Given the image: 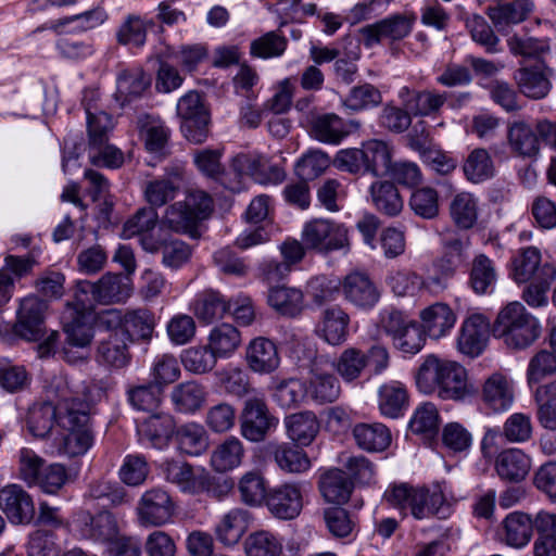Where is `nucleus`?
Returning a JSON list of instances; mask_svg holds the SVG:
<instances>
[{"instance_id": "1", "label": "nucleus", "mask_w": 556, "mask_h": 556, "mask_svg": "<svg viewBox=\"0 0 556 556\" xmlns=\"http://www.w3.org/2000/svg\"><path fill=\"white\" fill-rule=\"evenodd\" d=\"M416 384L425 394L442 400L462 401L472 394L466 368L455 361L428 355L416 375Z\"/></svg>"}, {"instance_id": "2", "label": "nucleus", "mask_w": 556, "mask_h": 556, "mask_svg": "<svg viewBox=\"0 0 556 556\" xmlns=\"http://www.w3.org/2000/svg\"><path fill=\"white\" fill-rule=\"evenodd\" d=\"M541 332L539 319L517 301L502 307L492 325L493 336L516 351L531 346L541 337Z\"/></svg>"}, {"instance_id": "3", "label": "nucleus", "mask_w": 556, "mask_h": 556, "mask_svg": "<svg viewBox=\"0 0 556 556\" xmlns=\"http://www.w3.org/2000/svg\"><path fill=\"white\" fill-rule=\"evenodd\" d=\"M386 497L390 505L405 515L409 510L416 519L430 516L446 518L450 514V506L440 485L429 489L402 483L388 491Z\"/></svg>"}, {"instance_id": "4", "label": "nucleus", "mask_w": 556, "mask_h": 556, "mask_svg": "<svg viewBox=\"0 0 556 556\" xmlns=\"http://www.w3.org/2000/svg\"><path fill=\"white\" fill-rule=\"evenodd\" d=\"M59 427L66 433L59 445L60 453L77 457L87 453L93 444L90 427L91 405L87 401H74L60 408Z\"/></svg>"}, {"instance_id": "5", "label": "nucleus", "mask_w": 556, "mask_h": 556, "mask_svg": "<svg viewBox=\"0 0 556 556\" xmlns=\"http://www.w3.org/2000/svg\"><path fill=\"white\" fill-rule=\"evenodd\" d=\"M184 137L193 144L206 141L210 135L211 113L204 97L194 90L182 96L176 106Z\"/></svg>"}, {"instance_id": "6", "label": "nucleus", "mask_w": 556, "mask_h": 556, "mask_svg": "<svg viewBox=\"0 0 556 556\" xmlns=\"http://www.w3.org/2000/svg\"><path fill=\"white\" fill-rule=\"evenodd\" d=\"M161 470L165 480L184 493L197 495L206 492L212 497L223 496V492L212 484L210 473L203 468H194L187 462L166 459Z\"/></svg>"}, {"instance_id": "7", "label": "nucleus", "mask_w": 556, "mask_h": 556, "mask_svg": "<svg viewBox=\"0 0 556 556\" xmlns=\"http://www.w3.org/2000/svg\"><path fill=\"white\" fill-rule=\"evenodd\" d=\"M66 314L63 330L65 333V346L63 348L64 359L70 364H76L78 361L85 359L83 355H75L72 348L86 349L93 338V326L90 316L85 312L84 300L79 303L66 304Z\"/></svg>"}, {"instance_id": "8", "label": "nucleus", "mask_w": 556, "mask_h": 556, "mask_svg": "<svg viewBox=\"0 0 556 556\" xmlns=\"http://www.w3.org/2000/svg\"><path fill=\"white\" fill-rule=\"evenodd\" d=\"M302 240L308 250L328 254L333 251L350 249L348 229L329 219H313L302 230Z\"/></svg>"}, {"instance_id": "9", "label": "nucleus", "mask_w": 556, "mask_h": 556, "mask_svg": "<svg viewBox=\"0 0 556 556\" xmlns=\"http://www.w3.org/2000/svg\"><path fill=\"white\" fill-rule=\"evenodd\" d=\"M49 302L31 294L20 301L13 332L26 341H39L46 333V317Z\"/></svg>"}, {"instance_id": "10", "label": "nucleus", "mask_w": 556, "mask_h": 556, "mask_svg": "<svg viewBox=\"0 0 556 556\" xmlns=\"http://www.w3.org/2000/svg\"><path fill=\"white\" fill-rule=\"evenodd\" d=\"M278 418L273 415L263 396L245 400L240 415V431L251 442H262L278 426Z\"/></svg>"}, {"instance_id": "11", "label": "nucleus", "mask_w": 556, "mask_h": 556, "mask_svg": "<svg viewBox=\"0 0 556 556\" xmlns=\"http://www.w3.org/2000/svg\"><path fill=\"white\" fill-rule=\"evenodd\" d=\"M415 22L414 13H397L362 27L359 34L364 46L371 48L383 39L390 41L404 39L412 33Z\"/></svg>"}, {"instance_id": "12", "label": "nucleus", "mask_w": 556, "mask_h": 556, "mask_svg": "<svg viewBox=\"0 0 556 556\" xmlns=\"http://www.w3.org/2000/svg\"><path fill=\"white\" fill-rule=\"evenodd\" d=\"M174 511V501L168 492L161 488L146 491L137 506L138 519L143 526L165 525L172 519Z\"/></svg>"}, {"instance_id": "13", "label": "nucleus", "mask_w": 556, "mask_h": 556, "mask_svg": "<svg viewBox=\"0 0 556 556\" xmlns=\"http://www.w3.org/2000/svg\"><path fill=\"white\" fill-rule=\"evenodd\" d=\"M231 168L239 176H251L261 185H278L286 178V172L263 155L238 154L232 159Z\"/></svg>"}, {"instance_id": "14", "label": "nucleus", "mask_w": 556, "mask_h": 556, "mask_svg": "<svg viewBox=\"0 0 556 556\" xmlns=\"http://www.w3.org/2000/svg\"><path fill=\"white\" fill-rule=\"evenodd\" d=\"M91 294V299L101 304L125 301L130 290L121 275L106 273L98 281L80 280L76 285V298L79 294Z\"/></svg>"}, {"instance_id": "15", "label": "nucleus", "mask_w": 556, "mask_h": 556, "mask_svg": "<svg viewBox=\"0 0 556 556\" xmlns=\"http://www.w3.org/2000/svg\"><path fill=\"white\" fill-rule=\"evenodd\" d=\"M344 299L362 309L372 308L380 300L381 292L369 274L353 270L348 274L341 283Z\"/></svg>"}, {"instance_id": "16", "label": "nucleus", "mask_w": 556, "mask_h": 556, "mask_svg": "<svg viewBox=\"0 0 556 556\" xmlns=\"http://www.w3.org/2000/svg\"><path fill=\"white\" fill-rule=\"evenodd\" d=\"M490 331H492L489 318L481 313L470 314L460 328L457 345L463 354L470 357L479 356L486 348Z\"/></svg>"}, {"instance_id": "17", "label": "nucleus", "mask_w": 556, "mask_h": 556, "mask_svg": "<svg viewBox=\"0 0 556 556\" xmlns=\"http://www.w3.org/2000/svg\"><path fill=\"white\" fill-rule=\"evenodd\" d=\"M140 244L146 252L162 254V264L169 269H178L187 264L192 255L191 247L176 238L143 236Z\"/></svg>"}, {"instance_id": "18", "label": "nucleus", "mask_w": 556, "mask_h": 556, "mask_svg": "<svg viewBox=\"0 0 556 556\" xmlns=\"http://www.w3.org/2000/svg\"><path fill=\"white\" fill-rule=\"evenodd\" d=\"M266 506L278 519L291 520L298 517L303 508L301 488L296 483H283L268 491Z\"/></svg>"}, {"instance_id": "19", "label": "nucleus", "mask_w": 556, "mask_h": 556, "mask_svg": "<svg viewBox=\"0 0 556 556\" xmlns=\"http://www.w3.org/2000/svg\"><path fill=\"white\" fill-rule=\"evenodd\" d=\"M552 68L545 61L535 62L533 65L519 67L515 73V80L521 93L531 99L545 98L551 88Z\"/></svg>"}, {"instance_id": "20", "label": "nucleus", "mask_w": 556, "mask_h": 556, "mask_svg": "<svg viewBox=\"0 0 556 556\" xmlns=\"http://www.w3.org/2000/svg\"><path fill=\"white\" fill-rule=\"evenodd\" d=\"M399 98L403 104L414 116H431L440 115L441 109L447 100L445 92L440 93L437 90L424 89L416 90L406 86L399 91Z\"/></svg>"}, {"instance_id": "21", "label": "nucleus", "mask_w": 556, "mask_h": 556, "mask_svg": "<svg viewBox=\"0 0 556 556\" xmlns=\"http://www.w3.org/2000/svg\"><path fill=\"white\" fill-rule=\"evenodd\" d=\"M481 397L493 412L509 409L515 400L513 380L502 372H493L482 384Z\"/></svg>"}, {"instance_id": "22", "label": "nucleus", "mask_w": 556, "mask_h": 556, "mask_svg": "<svg viewBox=\"0 0 556 556\" xmlns=\"http://www.w3.org/2000/svg\"><path fill=\"white\" fill-rule=\"evenodd\" d=\"M0 508L13 523H28L35 516V506L29 494L16 484L0 491Z\"/></svg>"}, {"instance_id": "23", "label": "nucleus", "mask_w": 556, "mask_h": 556, "mask_svg": "<svg viewBox=\"0 0 556 556\" xmlns=\"http://www.w3.org/2000/svg\"><path fill=\"white\" fill-rule=\"evenodd\" d=\"M78 522L81 535L94 542L111 544L119 536L117 519L111 511L102 510L94 516L86 513L79 517Z\"/></svg>"}, {"instance_id": "24", "label": "nucleus", "mask_w": 556, "mask_h": 556, "mask_svg": "<svg viewBox=\"0 0 556 556\" xmlns=\"http://www.w3.org/2000/svg\"><path fill=\"white\" fill-rule=\"evenodd\" d=\"M126 340L127 337L124 331L108 333L98 343L96 361L109 368L121 369L126 367L131 358Z\"/></svg>"}, {"instance_id": "25", "label": "nucleus", "mask_w": 556, "mask_h": 556, "mask_svg": "<svg viewBox=\"0 0 556 556\" xmlns=\"http://www.w3.org/2000/svg\"><path fill=\"white\" fill-rule=\"evenodd\" d=\"M245 361L248 367L257 374H271L280 364L276 344L263 337L255 338L249 343Z\"/></svg>"}, {"instance_id": "26", "label": "nucleus", "mask_w": 556, "mask_h": 556, "mask_svg": "<svg viewBox=\"0 0 556 556\" xmlns=\"http://www.w3.org/2000/svg\"><path fill=\"white\" fill-rule=\"evenodd\" d=\"M74 401H63L53 403L47 401L34 404L27 413V428L29 432L37 438H46L52 430L54 424L59 426L61 416L60 408L63 404Z\"/></svg>"}, {"instance_id": "27", "label": "nucleus", "mask_w": 556, "mask_h": 556, "mask_svg": "<svg viewBox=\"0 0 556 556\" xmlns=\"http://www.w3.org/2000/svg\"><path fill=\"white\" fill-rule=\"evenodd\" d=\"M184 169L174 167L166 176L148 181L144 187V198L152 207L163 206L175 199L180 188Z\"/></svg>"}, {"instance_id": "28", "label": "nucleus", "mask_w": 556, "mask_h": 556, "mask_svg": "<svg viewBox=\"0 0 556 556\" xmlns=\"http://www.w3.org/2000/svg\"><path fill=\"white\" fill-rule=\"evenodd\" d=\"M421 329L430 338L440 339L454 327L456 315L445 303H434L419 313Z\"/></svg>"}, {"instance_id": "29", "label": "nucleus", "mask_w": 556, "mask_h": 556, "mask_svg": "<svg viewBox=\"0 0 556 556\" xmlns=\"http://www.w3.org/2000/svg\"><path fill=\"white\" fill-rule=\"evenodd\" d=\"M532 11L533 3L529 0L501 1L488 9V16L494 27L502 31L510 25L519 24L527 20Z\"/></svg>"}, {"instance_id": "30", "label": "nucleus", "mask_w": 556, "mask_h": 556, "mask_svg": "<svg viewBox=\"0 0 556 556\" xmlns=\"http://www.w3.org/2000/svg\"><path fill=\"white\" fill-rule=\"evenodd\" d=\"M531 468V460L519 448H507L495 459V470L502 480L519 482L523 480Z\"/></svg>"}, {"instance_id": "31", "label": "nucleus", "mask_w": 556, "mask_h": 556, "mask_svg": "<svg viewBox=\"0 0 556 556\" xmlns=\"http://www.w3.org/2000/svg\"><path fill=\"white\" fill-rule=\"evenodd\" d=\"M349 134V125L334 113L318 115L311 123V137L326 144H339Z\"/></svg>"}, {"instance_id": "32", "label": "nucleus", "mask_w": 556, "mask_h": 556, "mask_svg": "<svg viewBox=\"0 0 556 556\" xmlns=\"http://www.w3.org/2000/svg\"><path fill=\"white\" fill-rule=\"evenodd\" d=\"M289 439L299 446H308L317 437L320 424L315 413L305 410L291 414L285 418Z\"/></svg>"}, {"instance_id": "33", "label": "nucleus", "mask_w": 556, "mask_h": 556, "mask_svg": "<svg viewBox=\"0 0 556 556\" xmlns=\"http://www.w3.org/2000/svg\"><path fill=\"white\" fill-rule=\"evenodd\" d=\"M174 429V418L168 414L157 413L144 418L139 424L138 433L153 447L162 448L168 444Z\"/></svg>"}, {"instance_id": "34", "label": "nucleus", "mask_w": 556, "mask_h": 556, "mask_svg": "<svg viewBox=\"0 0 556 556\" xmlns=\"http://www.w3.org/2000/svg\"><path fill=\"white\" fill-rule=\"evenodd\" d=\"M497 282L494 262L485 254L476 255L470 265L468 286L478 295L491 294Z\"/></svg>"}, {"instance_id": "35", "label": "nucleus", "mask_w": 556, "mask_h": 556, "mask_svg": "<svg viewBox=\"0 0 556 556\" xmlns=\"http://www.w3.org/2000/svg\"><path fill=\"white\" fill-rule=\"evenodd\" d=\"M250 521V513L243 508H232L216 525L215 535L225 546L236 545L245 533Z\"/></svg>"}, {"instance_id": "36", "label": "nucleus", "mask_w": 556, "mask_h": 556, "mask_svg": "<svg viewBox=\"0 0 556 556\" xmlns=\"http://www.w3.org/2000/svg\"><path fill=\"white\" fill-rule=\"evenodd\" d=\"M231 309V301L226 300L215 290H205L198 295L193 303L194 316L204 324L222 319Z\"/></svg>"}, {"instance_id": "37", "label": "nucleus", "mask_w": 556, "mask_h": 556, "mask_svg": "<svg viewBox=\"0 0 556 556\" xmlns=\"http://www.w3.org/2000/svg\"><path fill=\"white\" fill-rule=\"evenodd\" d=\"M170 400L177 412L192 414L204 405L206 391L201 383L194 380L186 381L173 388Z\"/></svg>"}, {"instance_id": "38", "label": "nucleus", "mask_w": 556, "mask_h": 556, "mask_svg": "<svg viewBox=\"0 0 556 556\" xmlns=\"http://www.w3.org/2000/svg\"><path fill=\"white\" fill-rule=\"evenodd\" d=\"M541 251L535 247L522 248L511 258V278L525 283L539 278L543 268Z\"/></svg>"}, {"instance_id": "39", "label": "nucleus", "mask_w": 556, "mask_h": 556, "mask_svg": "<svg viewBox=\"0 0 556 556\" xmlns=\"http://www.w3.org/2000/svg\"><path fill=\"white\" fill-rule=\"evenodd\" d=\"M356 444L368 452H382L391 444L390 430L380 422L357 424L353 428Z\"/></svg>"}, {"instance_id": "40", "label": "nucleus", "mask_w": 556, "mask_h": 556, "mask_svg": "<svg viewBox=\"0 0 556 556\" xmlns=\"http://www.w3.org/2000/svg\"><path fill=\"white\" fill-rule=\"evenodd\" d=\"M244 457V447L240 439L230 435L213 450L211 466L217 472H226L239 467Z\"/></svg>"}, {"instance_id": "41", "label": "nucleus", "mask_w": 556, "mask_h": 556, "mask_svg": "<svg viewBox=\"0 0 556 556\" xmlns=\"http://www.w3.org/2000/svg\"><path fill=\"white\" fill-rule=\"evenodd\" d=\"M319 490L327 502L343 504L351 496L353 483L344 471L334 468L320 476Z\"/></svg>"}, {"instance_id": "42", "label": "nucleus", "mask_w": 556, "mask_h": 556, "mask_svg": "<svg viewBox=\"0 0 556 556\" xmlns=\"http://www.w3.org/2000/svg\"><path fill=\"white\" fill-rule=\"evenodd\" d=\"M150 84V76L146 75L141 68L124 70L117 77L115 98L124 105L141 97Z\"/></svg>"}, {"instance_id": "43", "label": "nucleus", "mask_w": 556, "mask_h": 556, "mask_svg": "<svg viewBox=\"0 0 556 556\" xmlns=\"http://www.w3.org/2000/svg\"><path fill=\"white\" fill-rule=\"evenodd\" d=\"M267 301L270 307L283 316L295 317L304 307V295L300 289L287 286L269 290Z\"/></svg>"}, {"instance_id": "44", "label": "nucleus", "mask_w": 556, "mask_h": 556, "mask_svg": "<svg viewBox=\"0 0 556 556\" xmlns=\"http://www.w3.org/2000/svg\"><path fill=\"white\" fill-rule=\"evenodd\" d=\"M369 191L374 206L381 214L394 217L402 212L403 199L393 182L375 181Z\"/></svg>"}, {"instance_id": "45", "label": "nucleus", "mask_w": 556, "mask_h": 556, "mask_svg": "<svg viewBox=\"0 0 556 556\" xmlns=\"http://www.w3.org/2000/svg\"><path fill=\"white\" fill-rule=\"evenodd\" d=\"M138 124L146 149L152 153H164L170 138V130L165 123L159 117L143 115Z\"/></svg>"}, {"instance_id": "46", "label": "nucleus", "mask_w": 556, "mask_h": 556, "mask_svg": "<svg viewBox=\"0 0 556 556\" xmlns=\"http://www.w3.org/2000/svg\"><path fill=\"white\" fill-rule=\"evenodd\" d=\"M270 391L273 400L282 408H293L307 397L306 383L296 378H274Z\"/></svg>"}, {"instance_id": "47", "label": "nucleus", "mask_w": 556, "mask_h": 556, "mask_svg": "<svg viewBox=\"0 0 556 556\" xmlns=\"http://www.w3.org/2000/svg\"><path fill=\"white\" fill-rule=\"evenodd\" d=\"M450 216L458 229H471L478 220V199L470 192H459L450 202Z\"/></svg>"}, {"instance_id": "48", "label": "nucleus", "mask_w": 556, "mask_h": 556, "mask_svg": "<svg viewBox=\"0 0 556 556\" xmlns=\"http://www.w3.org/2000/svg\"><path fill=\"white\" fill-rule=\"evenodd\" d=\"M349 315L338 305L330 306L323 312L320 332L323 338L332 345L345 341L348 336Z\"/></svg>"}, {"instance_id": "49", "label": "nucleus", "mask_w": 556, "mask_h": 556, "mask_svg": "<svg viewBox=\"0 0 556 556\" xmlns=\"http://www.w3.org/2000/svg\"><path fill=\"white\" fill-rule=\"evenodd\" d=\"M463 173L472 184H480L495 175V165L489 151L484 148L473 149L465 159Z\"/></svg>"}, {"instance_id": "50", "label": "nucleus", "mask_w": 556, "mask_h": 556, "mask_svg": "<svg viewBox=\"0 0 556 556\" xmlns=\"http://www.w3.org/2000/svg\"><path fill=\"white\" fill-rule=\"evenodd\" d=\"M241 344L240 331L231 324L215 326L207 338V345L218 358L228 357Z\"/></svg>"}, {"instance_id": "51", "label": "nucleus", "mask_w": 556, "mask_h": 556, "mask_svg": "<svg viewBox=\"0 0 556 556\" xmlns=\"http://www.w3.org/2000/svg\"><path fill=\"white\" fill-rule=\"evenodd\" d=\"M155 325L154 314L147 308L131 309L124 314V333L132 340L150 341Z\"/></svg>"}, {"instance_id": "52", "label": "nucleus", "mask_w": 556, "mask_h": 556, "mask_svg": "<svg viewBox=\"0 0 556 556\" xmlns=\"http://www.w3.org/2000/svg\"><path fill=\"white\" fill-rule=\"evenodd\" d=\"M507 138L511 151L520 156L532 157L540 150V141L535 131L525 122L511 124Z\"/></svg>"}, {"instance_id": "53", "label": "nucleus", "mask_w": 556, "mask_h": 556, "mask_svg": "<svg viewBox=\"0 0 556 556\" xmlns=\"http://www.w3.org/2000/svg\"><path fill=\"white\" fill-rule=\"evenodd\" d=\"M178 450L189 456H199L208 447V435L203 426L189 422L176 432Z\"/></svg>"}, {"instance_id": "54", "label": "nucleus", "mask_w": 556, "mask_h": 556, "mask_svg": "<svg viewBox=\"0 0 556 556\" xmlns=\"http://www.w3.org/2000/svg\"><path fill=\"white\" fill-rule=\"evenodd\" d=\"M365 172L374 176L387 175L392 162L388 144L381 140H369L361 149Z\"/></svg>"}, {"instance_id": "55", "label": "nucleus", "mask_w": 556, "mask_h": 556, "mask_svg": "<svg viewBox=\"0 0 556 556\" xmlns=\"http://www.w3.org/2000/svg\"><path fill=\"white\" fill-rule=\"evenodd\" d=\"M306 389L307 397L318 404L334 402L341 392L338 379L329 372H313Z\"/></svg>"}, {"instance_id": "56", "label": "nucleus", "mask_w": 556, "mask_h": 556, "mask_svg": "<svg viewBox=\"0 0 556 556\" xmlns=\"http://www.w3.org/2000/svg\"><path fill=\"white\" fill-rule=\"evenodd\" d=\"M505 542L513 547H522L531 539L533 520L523 513L509 514L503 521Z\"/></svg>"}, {"instance_id": "57", "label": "nucleus", "mask_w": 556, "mask_h": 556, "mask_svg": "<svg viewBox=\"0 0 556 556\" xmlns=\"http://www.w3.org/2000/svg\"><path fill=\"white\" fill-rule=\"evenodd\" d=\"M274 459L282 471L289 473H302L311 467L307 454L298 444L282 443L277 445L274 451Z\"/></svg>"}, {"instance_id": "58", "label": "nucleus", "mask_w": 556, "mask_h": 556, "mask_svg": "<svg viewBox=\"0 0 556 556\" xmlns=\"http://www.w3.org/2000/svg\"><path fill=\"white\" fill-rule=\"evenodd\" d=\"M507 46L514 55L525 59H533L535 62L544 61L543 56L549 52V41L547 38H536L528 34H514L507 39Z\"/></svg>"}, {"instance_id": "59", "label": "nucleus", "mask_w": 556, "mask_h": 556, "mask_svg": "<svg viewBox=\"0 0 556 556\" xmlns=\"http://www.w3.org/2000/svg\"><path fill=\"white\" fill-rule=\"evenodd\" d=\"M408 405V394L403 384L392 382L383 384L379 390V408L382 415L396 418Z\"/></svg>"}, {"instance_id": "60", "label": "nucleus", "mask_w": 556, "mask_h": 556, "mask_svg": "<svg viewBox=\"0 0 556 556\" xmlns=\"http://www.w3.org/2000/svg\"><path fill=\"white\" fill-rule=\"evenodd\" d=\"M241 501L249 506H260L268 494L266 480L260 470L247 471L239 480Z\"/></svg>"}, {"instance_id": "61", "label": "nucleus", "mask_w": 556, "mask_h": 556, "mask_svg": "<svg viewBox=\"0 0 556 556\" xmlns=\"http://www.w3.org/2000/svg\"><path fill=\"white\" fill-rule=\"evenodd\" d=\"M244 551L247 556H280L282 542L271 531L257 530L247 536Z\"/></svg>"}, {"instance_id": "62", "label": "nucleus", "mask_w": 556, "mask_h": 556, "mask_svg": "<svg viewBox=\"0 0 556 556\" xmlns=\"http://www.w3.org/2000/svg\"><path fill=\"white\" fill-rule=\"evenodd\" d=\"M218 386L228 394L243 397L253 391L249 374L239 367H227L215 372Z\"/></svg>"}, {"instance_id": "63", "label": "nucleus", "mask_w": 556, "mask_h": 556, "mask_svg": "<svg viewBox=\"0 0 556 556\" xmlns=\"http://www.w3.org/2000/svg\"><path fill=\"white\" fill-rule=\"evenodd\" d=\"M161 228H167L174 232L188 233L197 228L198 223L190 214L184 201L168 205L160 219Z\"/></svg>"}, {"instance_id": "64", "label": "nucleus", "mask_w": 556, "mask_h": 556, "mask_svg": "<svg viewBox=\"0 0 556 556\" xmlns=\"http://www.w3.org/2000/svg\"><path fill=\"white\" fill-rule=\"evenodd\" d=\"M551 376H556V354L551 350L542 349L529 359L527 381L532 386Z\"/></svg>"}]
</instances>
